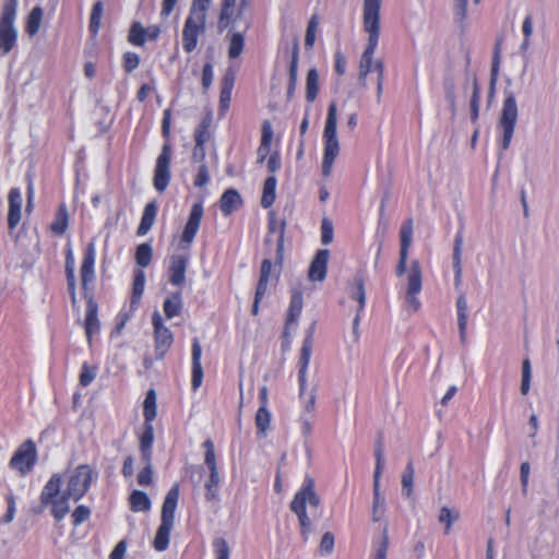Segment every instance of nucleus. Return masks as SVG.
Segmentation results:
<instances>
[{
  "mask_svg": "<svg viewBox=\"0 0 559 559\" xmlns=\"http://www.w3.org/2000/svg\"><path fill=\"white\" fill-rule=\"evenodd\" d=\"M85 329L87 337L91 341L92 333L98 330L97 307L92 301L88 304L86 312Z\"/></svg>",
  "mask_w": 559,
  "mask_h": 559,
  "instance_id": "nucleus-43",
  "label": "nucleus"
},
{
  "mask_svg": "<svg viewBox=\"0 0 559 559\" xmlns=\"http://www.w3.org/2000/svg\"><path fill=\"white\" fill-rule=\"evenodd\" d=\"M145 273L143 270L135 272L133 288H132V305H138L144 294L145 289Z\"/></svg>",
  "mask_w": 559,
  "mask_h": 559,
  "instance_id": "nucleus-41",
  "label": "nucleus"
},
{
  "mask_svg": "<svg viewBox=\"0 0 559 559\" xmlns=\"http://www.w3.org/2000/svg\"><path fill=\"white\" fill-rule=\"evenodd\" d=\"M221 210L225 215H230L235 210L241 206L242 199L235 189L226 190L219 201Z\"/></svg>",
  "mask_w": 559,
  "mask_h": 559,
  "instance_id": "nucleus-25",
  "label": "nucleus"
},
{
  "mask_svg": "<svg viewBox=\"0 0 559 559\" xmlns=\"http://www.w3.org/2000/svg\"><path fill=\"white\" fill-rule=\"evenodd\" d=\"M17 0H9L0 19V50L9 53L16 45L19 31L15 25Z\"/></svg>",
  "mask_w": 559,
  "mask_h": 559,
  "instance_id": "nucleus-8",
  "label": "nucleus"
},
{
  "mask_svg": "<svg viewBox=\"0 0 559 559\" xmlns=\"http://www.w3.org/2000/svg\"><path fill=\"white\" fill-rule=\"evenodd\" d=\"M127 552V543L121 540L119 542L114 550L109 555V559H124Z\"/></svg>",
  "mask_w": 559,
  "mask_h": 559,
  "instance_id": "nucleus-62",
  "label": "nucleus"
},
{
  "mask_svg": "<svg viewBox=\"0 0 559 559\" xmlns=\"http://www.w3.org/2000/svg\"><path fill=\"white\" fill-rule=\"evenodd\" d=\"M219 484H221L219 471H218V468H212L210 471L209 479L205 483V488H206L207 492L211 496H214L217 492Z\"/></svg>",
  "mask_w": 559,
  "mask_h": 559,
  "instance_id": "nucleus-49",
  "label": "nucleus"
},
{
  "mask_svg": "<svg viewBox=\"0 0 559 559\" xmlns=\"http://www.w3.org/2000/svg\"><path fill=\"white\" fill-rule=\"evenodd\" d=\"M289 93H294L298 79V51L297 49L294 51L293 60L289 67Z\"/></svg>",
  "mask_w": 559,
  "mask_h": 559,
  "instance_id": "nucleus-54",
  "label": "nucleus"
},
{
  "mask_svg": "<svg viewBox=\"0 0 559 559\" xmlns=\"http://www.w3.org/2000/svg\"><path fill=\"white\" fill-rule=\"evenodd\" d=\"M273 272V263L270 260H263L261 264V276L257 286L261 293H266L267 284Z\"/></svg>",
  "mask_w": 559,
  "mask_h": 559,
  "instance_id": "nucleus-44",
  "label": "nucleus"
},
{
  "mask_svg": "<svg viewBox=\"0 0 559 559\" xmlns=\"http://www.w3.org/2000/svg\"><path fill=\"white\" fill-rule=\"evenodd\" d=\"M97 368L95 366H90L88 364H83L82 372L80 376V383L83 386H87L91 384L96 378Z\"/></svg>",
  "mask_w": 559,
  "mask_h": 559,
  "instance_id": "nucleus-51",
  "label": "nucleus"
},
{
  "mask_svg": "<svg viewBox=\"0 0 559 559\" xmlns=\"http://www.w3.org/2000/svg\"><path fill=\"white\" fill-rule=\"evenodd\" d=\"M352 298L357 300L358 307L356 309V317L354 319V329L357 330L360 321V313L364 311L366 306V290L364 281L361 278L356 280L355 287L352 292Z\"/></svg>",
  "mask_w": 559,
  "mask_h": 559,
  "instance_id": "nucleus-28",
  "label": "nucleus"
},
{
  "mask_svg": "<svg viewBox=\"0 0 559 559\" xmlns=\"http://www.w3.org/2000/svg\"><path fill=\"white\" fill-rule=\"evenodd\" d=\"M162 33L158 25H151L145 27L140 22H134L131 25L128 40L133 46H143L147 40H156Z\"/></svg>",
  "mask_w": 559,
  "mask_h": 559,
  "instance_id": "nucleus-15",
  "label": "nucleus"
},
{
  "mask_svg": "<svg viewBox=\"0 0 559 559\" xmlns=\"http://www.w3.org/2000/svg\"><path fill=\"white\" fill-rule=\"evenodd\" d=\"M130 509L135 513H146L152 509V500L150 496L142 490L134 489L129 497Z\"/></svg>",
  "mask_w": 559,
  "mask_h": 559,
  "instance_id": "nucleus-24",
  "label": "nucleus"
},
{
  "mask_svg": "<svg viewBox=\"0 0 559 559\" xmlns=\"http://www.w3.org/2000/svg\"><path fill=\"white\" fill-rule=\"evenodd\" d=\"M251 0H223L219 15V28L226 29L246 21Z\"/></svg>",
  "mask_w": 559,
  "mask_h": 559,
  "instance_id": "nucleus-9",
  "label": "nucleus"
},
{
  "mask_svg": "<svg viewBox=\"0 0 559 559\" xmlns=\"http://www.w3.org/2000/svg\"><path fill=\"white\" fill-rule=\"evenodd\" d=\"M144 468L138 475V483L140 486H150L153 483V467L151 460L145 461Z\"/></svg>",
  "mask_w": 559,
  "mask_h": 559,
  "instance_id": "nucleus-53",
  "label": "nucleus"
},
{
  "mask_svg": "<svg viewBox=\"0 0 559 559\" xmlns=\"http://www.w3.org/2000/svg\"><path fill=\"white\" fill-rule=\"evenodd\" d=\"M245 47V36L239 32H234L229 36L228 56L229 58H238Z\"/></svg>",
  "mask_w": 559,
  "mask_h": 559,
  "instance_id": "nucleus-40",
  "label": "nucleus"
},
{
  "mask_svg": "<svg viewBox=\"0 0 559 559\" xmlns=\"http://www.w3.org/2000/svg\"><path fill=\"white\" fill-rule=\"evenodd\" d=\"M213 67L206 63L203 68L202 83L204 88H209L213 83Z\"/></svg>",
  "mask_w": 559,
  "mask_h": 559,
  "instance_id": "nucleus-63",
  "label": "nucleus"
},
{
  "mask_svg": "<svg viewBox=\"0 0 559 559\" xmlns=\"http://www.w3.org/2000/svg\"><path fill=\"white\" fill-rule=\"evenodd\" d=\"M319 27V17L317 15H312L309 20L306 37H305V44L308 48H312L316 39H317V32Z\"/></svg>",
  "mask_w": 559,
  "mask_h": 559,
  "instance_id": "nucleus-45",
  "label": "nucleus"
},
{
  "mask_svg": "<svg viewBox=\"0 0 559 559\" xmlns=\"http://www.w3.org/2000/svg\"><path fill=\"white\" fill-rule=\"evenodd\" d=\"M312 347L313 337L312 334H309L302 341V345L300 348L298 380H308V370L312 356Z\"/></svg>",
  "mask_w": 559,
  "mask_h": 559,
  "instance_id": "nucleus-20",
  "label": "nucleus"
},
{
  "mask_svg": "<svg viewBox=\"0 0 559 559\" xmlns=\"http://www.w3.org/2000/svg\"><path fill=\"white\" fill-rule=\"evenodd\" d=\"M152 321L154 326L156 354L159 358H164L166 353L173 346L174 335L173 332L164 324L158 311L153 313Z\"/></svg>",
  "mask_w": 559,
  "mask_h": 559,
  "instance_id": "nucleus-12",
  "label": "nucleus"
},
{
  "mask_svg": "<svg viewBox=\"0 0 559 559\" xmlns=\"http://www.w3.org/2000/svg\"><path fill=\"white\" fill-rule=\"evenodd\" d=\"M143 413L145 417V423L150 424H152L157 416V396L154 389L148 390L145 396L143 403Z\"/></svg>",
  "mask_w": 559,
  "mask_h": 559,
  "instance_id": "nucleus-31",
  "label": "nucleus"
},
{
  "mask_svg": "<svg viewBox=\"0 0 559 559\" xmlns=\"http://www.w3.org/2000/svg\"><path fill=\"white\" fill-rule=\"evenodd\" d=\"M188 258L183 255L173 257L170 260V282L176 286H181L186 281V271Z\"/></svg>",
  "mask_w": 559,
  "mask_h": 559,
  "instance_id": "nucleus-22",
  "label": "nucleus"
},
{
  "mask_svg": "<svg viewBox=\"0 0 559 559\" xmlns=\"http://www.w3.org/2000/svg\"><path fill=\"white\" fill-rule=\"evenodd\" d=\"M519 116L516 98L513 94H509L503 100V107L500 119V127L503 132V148H508L516 124Z\"/></svg>",
  "mask_w": 559,
  "mask_h": 559,
  "instance_id": "nucleus-10",
  "label": "nucleus"
},
{
  "mask_svg": "<svg viewBox=\"0 0 559 559\" xmlns=\"http://www.w3.org/2000/svg\"><path fill=\"white\" fill-rule=\"evenodd\" d=\"M210 181V174L207 166L205 164L200 165L195 180L194 186L197 188H203L205 187Z\"/></svg>",
  "mask_w": 559,
  "mask_h": 559,
  "instance_id": "nucleus-58",
  "label": "nucleus"
},
{
  "mask_svg": "<svg viewBox=\"0 0 559 559\" xmlns=\"http://www.w3.org/2000/svg\"><path fill=\"white\" fill-rule=\"evenodd\" d=\"M203 213L204 209L202 202H197L191 206L181 237V245L183 247L189 248L193 243L201 225Z\"/></svg>",
  "mask_w": 559,
  "mask_h": 559,
  "instance_id": "nucleus-14",
  "label": "nucleus"
},
{
  "mask_svg": "<svg viewBox=\"0 0 559 559\" xmlns=\"http://www.w3.org/2000/svg\"><path fill=\"white\" fill-rule=\"evenodd\" d=\"M202 347L198 338L192 342V388L199 389L203 381V368L201 365Z\"/></svg>",
  "mask_w": 559,
  "mask_h": 559,
  "instance_id": "nucleus-21",
  "label": "nucleus"
},
{
  "mask_svg": "<svg viewBox=\"0 0 559 559\" xmlns=\"http://www.w3.org/2000/svg\"><path fill=\"white\" fill-rule=\"evenodd\" d=\"M381 5L382 0H362L361 19L364 29L368 35V45L362 53L359 66V74L362 81L366 80L370 72L376 71L378 73L377 64L382 63L381 60L374 59L380 37Z\"/></svg>",
  "mask_w": 559,
  "mask_h": 559,
  "instance_id": "nucleus-3",
  "label": "nucleus"
},
{
  "mask_svg": "<svg viewBox=\"0 0 559 559\" xmlns=\"http://www.w3.org/2000/svg\"><path fill=\"white\" fill-rule=\"evenodd\" d=\"M330 252L326 249L317 252L310 263L308 277L311 282H323L328 273Z\"/></svg>",
  "mask_w": 559,
  "mask_h": 559,
  "instance_id": "nucleus-17",
  "label": "nucleus"
},
{
  "mask_svg": "<svg viewBox=\"0 0 559 559\" xmlns=\"http://www.w3.org/2000/svg\"><path fill=\"white\" fill-rule=\"evenodd\" d=\"M320 504V498L314 490V481L307 476L302 487L295 493L290 501V510L297 515L300 525L309 527L310 519L307 513V507L317 509Z\"/></svg>",
  "mask_w": 559,
  "mask_h": 559,
  "instance_id": "nucleus-7",
  "label": "nucleus"
},
{
  "mask_svg": "<svg viewBox=\"0 0 559 559\" xmlns=\"http://www.w3.org/2000/svg\"><path fill=\"white\" fill-rule=\"evenodd\" d=\"M531 380H532V367L528 359L523 360L522 362V382H521V393L523 395H527L531 390Z\"/></svg>",
  "mask_w": 559,
  "mask_h": 559,
  "instance_id": "nucleus-46",
  "label": "nucleus"
},
{
  "mask_svg": "<svg viewBox=\"0 0 559 559\" xmlns=\"http://www.w3.org/2000/svg\"><path fill=\"white\" fill-rule=\"evenodd\" d=\"M96 243L91 241L84 252V259L81 266V276L83 285H87L95 277Z\"/></svg>",
  "mask_w": 559,
  "mask_h": 559,
  "instance_id": "nucleus-19",
  "label": "nucleus"
},
{
  "mask_svg": "<svg viewBox=\"0 0 559 559\" xmlns=\"http://www.w3.org/2000/svg\"><path fill=\"white\" fill-rule=\"evenodd\" d=\"M140 64V57L135 52L128 51L123 55V66L128 72H132Z\"/></svg>",
  "mask_w": 559,
  "mask_h": 559,
  "instance_id": "nucleus-57",
  "label": "nucleus"
},
{
  "mask_svg": "<svg viewBox=\"0 0 559 559\" xmlns=\"http://www.w3.org/2000/svg\"><path fill=\"white\" fill-rule=\"evenodd\" d=\"M333 234L334 229L332 223L329 219L324 218L322 222V242L324 245L331 243L333 240Z\"/></svg>",
  "mask_w": 559,
  "mask_h": 559,
  "instance_id": "nucleus-60",
  "label": "nucleus"
},
{
  "mask_svg": "<svg viewBox=\"0 0 559 559\" xmlns=\"http://www.w3.org/2000/svg\"><path fill=\"white\" fill-rule=\"evenodd\" d=\"M334 549V535L330 532L323 534L320 542V552L321 555H330Z\"/></svg>",
  "mask_w": 559,
  "mask_h": 559,
  "instance_id": "nucleus-56",
  "label": "nucleus"
},
{
  "mask_svg": "<svg viewBox=\"0 0 559 559\" xmlns=\"http://www.w3.org/2000/svg\"><path fill=\"white\" fill-rule=\"evenodd\" d=\"M304 307V298L302 294L299 292H296L293 294L289 308H288V316L287 320L288 323H296L301 314Z\"/></svg>",
  "mask_w": 559,
  "mask_h": 559,
  "instance_id": "nucleus-35",
  "label": "nucleus"
},
{
  "mask_svg": "<svg viewBox=\"0 0 559 559\" xmlns=\"http://www.w3.org/2000/svg\"><path fill=\"white\" fill-rule=\"evenodd\" d=\"M383 454L381 451L376 452V467L373 473V488L380 487V479L383 471Z\"/></svg>",
  "mask_w": 559,
  "mask_h": 559,
  "instance_id": "nucleus-55",
  "label": "nucleus"
},
{
  "mask_svg": "<svg viewBox=\"0 0 559 559\" xmlns=\"http://www.w3.org/2000/svg\"><path fill=\"white\" fill-rule=\"evenodd\" d=\"M204 448H205L204 463L206 464L209 469L211 471L212 468H218L213 442L210 440L205 441Z\"/></svg>",
  "mask_w": 559,
  "mask_h": 559,
  "instance_id": "nucleus-50",
  "label": "nucleus"
},
{
  "mask_svg": "<svg viewBox=\"0 0 559 559\" xmlns=\"http://www.w3.org/2000/svg\"><path fill=\"white\" fill-rule=\"evenodd\" d=\"M43 20H44L43 8L39 5L33 8L27 16L26 24H25V31L31 37L38 34V32L40 31L41 24H43Z\"/></svg>",
  "mask_w": 559,
  "mask_h": 559,
  "instance_id": "nucleus-29",
  "label": "nucleus"
},
{
  "mask_svg": "<svg viewBox=\"0 0 559 559\" xmlns=\"http://www.w3.org/2000/svg\"><path fill=\"white\" fill-rule=\"evenodd\" d=\"M276 186H277V182H276L275 176H271L265 180L264 187H263V194H262V199H261V204L264 207H270L275 202Z\"/></svg>",
  "mask_w": 559,
  "mask_h": 559,
  "instance_id": "nucleus-34",
  "label": "nucleus"
},
{
  "mask_svg": "<svg viewBox=\"0 0 559 559\" xmlns=\"http://www.w3.org/2000/svg\"><path fill=\"white\" fill-rule=\"evenodd\" d=\"M213 547H214L216 559H229L230 549H229L228 543L225 539L218 538V539L214 540Z\"/></svg>",
  "mask_w": 559,
  "mask_h": 559,
  "instance_id": "nucleus-52",
  "label": "nucleus"
},
{
  "mask_svg": "<svg viewBox=\"0 0 559 559\" xmlns=\"http://www.w3.org/2000/svg\"><path fill=\"white\" fill-rule=\"evenodd\" d=\"M306 90L307 100L309 103L314 102L319 93V73L316 68L308 71Z\"/></svg>",
  "mask_w": 559,
  "mask_h": 559,
  "instance_id": "nucleus-33",
  "label": "nucleus"
},
{
  "mask_svg": "<svg viewBox=\"0 0 559 559\" xmlns=\"http://www.w3.org/2000/svg\"><path fill=\"white\" fill-rule=\"evenodd\" d=\"M179 500V485L175 484L167 492L162 507V523L157 530L153 546L157 551L167 549L170 539V532L175 523V513Z\"/></svg>",
  "mask_w": 559,
  "mask_h": 559,
  "instance_id": "nucleus-6",
  "label": "nucleus"
},
{
  "mask_svg": "<svg viewBox=\"0 0 559 559\" xmlns=\"http://www.w3.org/2000/svg\"><path fill=\"white\" fill-rule=\"evenodd\" d=\"M178 3V0H163L162 1V9H160V16L162 17H168L170 13L174 11Z\"/></svg>",
  "mask_w": 559,
  "mask_h": 559,
  "instance_id": "nucleus-64",
  "label": "nucleus"
},
{
  "mask_svg": "<svg viewBox=\"0 0 559 559\" xmlns=\"http://www.w3.org/2000/svg\"><path fill=\"white\" fill-rule=\"evenodd\" d=\"M94 478L91 466L81 464L62 473H53L40 491V503L51 515L62 521L71 510V501L81 500Z\"/></svg>",
  "mask_w": 559,
  "mask_h": 559,
  "instance_id": "nucleus-1",
  "label": "nucleus"
},
{
  "mask_svg": "<svg viewBox=\"0 0 559 559\" xmlns=\"http://www.w3.org/2000/svg\"><path fill=\"white\" fill-rule=\"evenodd\" d=\"M170 145L165 143L163 145L162 153L157 157L154 176V187L159 192L165 191L170 181Z\"/></svg>",
  "mask_w": 559,
  "mask_h": 559,
  "instance_id": "nucleus-13",
  "label": "nucleus"
},
{
  "mask_svg": "<svg viewBox=\"0 0 559 559\" xmlns=\"http://www.w3.org/2000/svg\"><path fill=\"white\" fill-rule=\"evenodd\" d=\"M154 442V428L153 424L145 423L144 431L140 438V449L143 452L144 461H150L151 449Z\"/></svg>",
  "mask_w": 559,
  "mask_h": 559,
  "instance_id": "nucleus-32",
  "label": "nucleus"
},
{
  "mask_svg": "<svg viewBox=\"0 0 559 559\" xmlns=\"http://www.w3.org/2000/svg\"><path fill=\"white\" fill-rule=\"evenodd\" d=\"M323 143L324 153L322 160V174L324 177H330L334 162L341 151V144L337 136V106L335 102H332L329 106L323 131Z\"/></svg>",
  "mask_w": 559,
  "mask_h": 559,
  "instance_id": "nucleus-5",
  "label": "nucleus"
},
{
  "mask_svg": "<svg viewBox=\"0 0 559 559\" xmlns=\"http://www.w3.org/2000/svg\"><path fill=\"white\" fill-rule=\"evenodd\" d=\"M273 128L269 120L264 121L262 124V139L261 145L258 151L259 162L262 163L267 157L271 152V145L273 142Z\"/></svg>",
  "mask_w": 559,
  "mask_h": 559,
  "instance_id": "nucleus-27",
  "label": "nucleus"
},
{
  "mask_svg": "<svg viewBox=\"0 0 559 559\" xmlns=\"http://www.w3.org/2000/svg\"><path fill=\"white\" fill-rule=\"evenodd\" d=\"M22 219V192L19 188L11 189L9 193L8 224L14 229Z\"/></svg>",
  "mask_w": 559,
  "mask_h": 559,
  "instance_id": "nucleus-18",
  "label": "nucleus"
},
{
  "mask_svg": "<svg viewBox=\"0 0 559 559\" xmlns=\"http://www.w3.org/2000/svg\"><path fill=\"white\" fill-rule=\"evenodd\" d=\"M213 0H192L191 8L182 31V46L187 52H192L199 37L205 32L207 11Z\"/></svg>",
  "mask_w": 559,
  "mask_h": 559,
  "instance_id": "nucleus-4",
  "label": "nucleus"
},
{
  "mask_svg": "<svg viewBox=\"0 0 559 559\" xmlns=\"http://www.w3.org/2000/svg\"><path fill=\"white\" fill-rule=\"evenodd\" d=\"M182 309V297L179 293L167 298L164 302V312L168 319L177 317Z\"/></svg>",
  "mask_w": 559,
  "mask_h": 559,
  "instance_id": "nucleus-39",
  "label": "nucleus"
},
{
  "mask_svg": "<svg viewBox=\"0 0 559 559\" xmlns=\"http://www.w3.org/2000/svg\"><path fill=\"white\" fill-rule=\"evenodd\" d=\"M66 272L69 290L71 293L72 300H76V288H75V258L74 250L71 243H68L66 250Z\"/></svg>",
  "mask_w": 559,
  "mask_h": 559,
  "instance_id": "nucleus-23",
  "label": "nucleus"
},
{
  "mask_svg": "<svg viewBox=\"0 0 559 559\" xmlns=\"http://www.w3.org/2000/svg\"><path fill=\"white\" fill-rule=\"evenodd\" d=\"M413 241V223L409 221L401 228V250L396 275L403 278L405 285V306L411 313L417 312L421 302L419 295L423 290V271L418 261H413L407 269L409 248Z\"/></svg>",
  "mask_w": 559,
  "mask_h": 559,
  "instance_id": "nucleus-2",
  "label": "nucleus"
},
{
  "mask_svg": "<svg viewBox=\"0 0 559 559\" xmlns=\"http://www.w3.org/2000/svg\"><path fill=\"white\" fill-rule=\"evenodd\" d=\"M402 485L404 493L411 496L414 487V469L412 466H408L407 473L403 476Z\"/></svg>",
  "mask_w": 559,
  "mask_h": 559,
  "instance_id": "nucleus-59",
  "label": "nucleus"
},
{
  "mask_svg": "<svg viewBox=\"0 0 559 559\" xmlns=\"http://www.w3.org/2000/svg\"><path fill=\"white\" fill-rule=\"evenodd\" d=\"M90 515H91V510L88 507H86L84 504L78 506L71 515L74 526H79L82 523H84L85 521H87Z\"/></svg>",
  "mask_w": 559,
  "mask_h": 559,
  "instance_id": "nucleus-48",
  "label": "nucleus"
},
{
  "mask_svg": "<svg viewBox=\"0 0 559 559\" xmlns=\"http://www.w3.org/2000/svg\"><path fill=\"white\" fill-rule=\"evenodd\" d=\"M272 415L267 407H259L255 414L258 435L265 438L271 428Z\"/></svg>",
  "mask_w": 559,
  "mask_h": 559,
  "instance_id": "nucleus-30",
  "label": "nucleus"
},
{
  "mask_svg": "<svg viewBox=\"0 0 559 559\" xmlns=\"http://www.w3.org/2000/svg\"><path fill=\"white\" fill-rule=\"evenodd\" d=\"M385 513V499L381 493L380 487L373 488L372 520L380 522Z\"/></svg>",
  "mask_w": 559,
  "mask_h": 559,
  "instance_id": "nucleus-38",
  "label": "nucleus"
},
{
  "mask_svg": "<svg viewBox=\"0 0 559 559\" xmlns=\"http://www.w3.org/2000/svg\"><path fill=\"white\" fill-rule=\"evenodd\" d=\"M103 17V4L102 2H96L93 7L92 14H91V31L94 34H97L100 28V22Z\"/></svg>",
  "mask_w": 559,
  "mask_h": 559,
  "instance_id": "nucleus-47",
  "label": "nucleus"
},
{
  "mask_svg": "<svg viewBox=\"0 0 559 559\" xmlns=\"http://www.w3.org/2000/svg\"><path fill=\"white\" fill-rule=\"evenodd\" d=\"M157 214V206L155 203H147L144 207L141 223L138 227V235L145 236L153 227Z\"/></svg>",
  "mask_w": 559,
  "mask_h": 559,
  "instance_id": "nucleus-26",
  "label": "nucleus"
},
{
  "mask_svg": "<svg viewBox=\"0 0 559 559\" xmlns=\"http://www.w3.org/2000/svg\"><path fill=\"white\" fill-rule=\"evenodd\" d=\"M317 390L316 383H310L309 380H298V399L302 411L312 415L317 405Z\"/></svg>",
  "mask_w": 559,
  "mask_h": 559,
  "instance_id": "nucleus-16",
  "label": "nucleus"
},
{
  "mask_svg": "<svg viewBox=\"0 0 559 559\" xmlns=\"http://www.w3.org/2000/svg\"><path fill=\"white\" fill-rule=\"evenodd\" d=\"M69 224V215L67 207L64 205H61L58 209L56 219L51 226V229L55 234L62 235L66 233Z\"/></svg>",
  "mask_w": 559,
  "mask_h": 559,
  "instance_id": "nucleus-42",
  "label": "nucleus"
},
{
  "mask_svg": "<svg viewBox=\"0 0 559 559\" xmlns=\"http://www.w3.org/2000/svg\"><path fill=\"white\" fill-rule=\"evenodd\" d=\"M37 462V449L33 441L24 442L13 454L10 465L20 475L28 474Z\"/></svg>",
  "mask_w": 559,
  "mask_h": 559,
  "instance_id": "nucleus-11",
  "label": "nucleus"
},
{
  "mask_svg": "<svg viewBox=\"0 0 559 559\" xmlns=\"http://www.w3.org/2000/svg\"><path fill=\"white\" fill-rule=\"evenodd\" d=\"M7 501H8V511H7V514L4 516V522L5 523H11L14 520V516H15L16 503H15V499H14L13 496H9L7 498Z\"/></svg>",
  "mask_w": 559,
  "mask_h": 559,
  "instance_id": "nucleus-61",
  "label": "nucleus"
},
{
  "mask_svg": "<svg viewBox=\"0 0 559 559\" xmlns=\"http://www.w3.org/2000/svg\"><path fill=\"white\" fill-rule=\"evenodd\" d=\"M460 513L449 507H442L439 513V522L444 526V534L451 533L452 526L459 520Z\"/></svg>",
  "mask_w": 559,
  "mask_h": 559,
  "instance_id": "nucleus-36",
  "label": "nucleus"
},
{
  "mask_svg": "<svg viewBox=\"0 0 559 559\" xmlns=\"http://www.w3.org/2000/svg\"><path fill=\"white\" fill-rule=\"evenodd\" d=\"M152 258H153V247L151 243L145 242V243H141L136 247L135 262L141 269L148 266L152 261Z\"/></svg>",
  "mask_w": 559,
  "mask_h": 559,
  "instance_id": "nucleus-37",
  "label": "nucleus"
}]
</instances>
